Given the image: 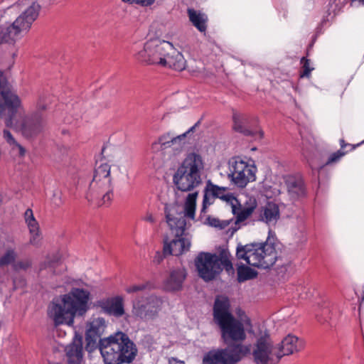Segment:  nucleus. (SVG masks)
I'll list each match as a JSON object with an SVG mask.
<instances>
[{"label": "nucleus", "instance_id": "nucleus-18", "mask_svg": "<svg viewBox=\"0 0 364 364\" xmlns=\"http://www.w3.org/2000/svg\"><path fill=\"white\" fill-rule=\"evenodd\" d=\"M106 326L105 320L101 317L91 318L87 322L85 333V348L87 351H92L97 348V341L104 333Z\"/></svg>", "mask_w": 364, "mask_h": 364}, {"label": "nucleus", "instance_id": "nucleus-9", "mask_svg": "<svg viewBox=\"0 0 364 364\" xmlns=\"http://www.w3.org/2000/svg\"><path fill=\"white\" fill-rule=\"evenodd\" d=\"M195 264L199 276L206 282L215 279L223 267L227 270L232 269L229 255L225 252H223L220 256L200 252L196 258Z\"/></svg>", "mask_w": 364, "mask_h": 364}, {"label": "nucleus", "instance_id": "nucleus-17", "mask_svg": "<svg viewBox=\"0 0 364 364\" xmlns=\"http://www.w3.org/2000/svg\"><path fill=\"white\" fill-rule=\"evenodd\" d=\"M227 191L226 187L219 186L208 180L203 191L201 211L205 213L207 208L213 204L216 198L222 200L228 205H232L234 206V203H237V198L232 193H228Z\"/></svg>", "mask_w": 364, "mask_h": 364}, {"label": "nucleus", "instance_id": "nucleus-27", "mask_svg": "<svg viewBox=\"0 0 364 364\" xmlns=\"http://www.w3.org/2000/svg\"><path fill=\"white\" fill-rule=\"evenodd\" d=\"M186 277V272L183 267H177L171 271L169 277L165 283L166 289L169 291L179 290Z\"/></svg>", "mask_w": 364, "mask_h": 364}, {"label": "nucleus", "instance_id": "nucleus-37", "mask_svg": "<svg viewBox=\"0 0 364 364\" xmlns=\"http://www.w3.org/2000/svg\"><path fill=\"white\" fill-rule=\"evenodd\" d=\"M146 285L144 284H134V285L127 287L125 289V291L129 294H132V293L143 291L146 289Z\"/></svg>", "mask_w": 364, "mask_h": 364}, {"label": "nucleus", "instance_id": "nucleus-12", "mask_svg": "<svg viewBox=\"0 0 364 364\" xmlns=\"http://www.w3.org/2000/svg\"><path fill=\"white\" fill-rule=\"evenodd\" d=\"M228 178L238 188H245L256 180L257 167L253 163L245 161L239 157L229 161Z\"/></svg>", "mask_w": 364, "mask_h": 364}, {"label": "nucleus", "instance_id": "nucleus-29", "mask_svg": "<svg viewBox=\"0 0 364 364\" xmlns=\"http://www.w3.org/2000/svg\"><path fill=\"white\" fill-rule=\"evenodd\" d=\"M188 14L190 21L199 31H205L208 17L205 14L196 11L193 9H188Z\"/></svg>", "mask_w": 364, "mask_h": 364}, {"label": "nucleus", "instance_id": "nucleus-19", "mask_svg": "<svg viewBox=\"0 0 364 364\" xmlns=\"http://www.w3.org/2000/svg\"><path fill=\"white\" fill-rule=\"evenodd\" d=\"M6 79L0 71V119L5 114L6 109L16 110L21 107L19 97L14 92L6 90Z\"/></svg>", "mask_w": 364, "mask_h": 364}, {"label": "nucleus", "instance_id": "nucleus-21", "mask_svg": "<svg viewBox=\"0 0 364 364\" xmlns=\"http://www.w3.org/2000/svg\"><path fill=\"white\" fill-rule=\"evenodd\" d=\"M24 218L29 230V244L36 247H41L43 237L38 223L34 218L31 209H27L26 210Z\"/></svg>", "mask_w": 364, "mask_h": 364}, {"label": "nucleus", "instance_id": "nucleus-39", "mask_svg": "<svg viewBox=\"0 0 364 364\" xmlns=\"http://www.w3.org/2000/svg\"><path fill=\"white\" fill-rule=\"evenodd\" d=\"M11 149L14 152H15L18 156L23 157L26 154L25 149L20 145L18 142L14 144L11 147Z\"/></svg>", "mask_w": 364, "mask_h": 364}, {"label": "nucleus", "instance_id": "nucleus-28", "mask_svg": "<svg viewBox=\"0 0 364 364\" xmlns=\"http://www.w3.org/2000/svg\"><path fill=\"white\" fill-rule=\"evenodd\" d=\"M280 217L279 208L277 204L270 202L267 203L261 211V220L268 224L274 225L277 223Z\"/></svg>", "mask_w": 364, "mask_h": 364}, {"label": "nucleus", "instance_id": "nucleus-33", "mask_svg": "<svg viewBox=\"0 0 364 364\" xmlns=\"http://www.w3.org/2000/svg\"><path fill=\"white\" fill-rule=\"evenodd\" d=\"M207 220L210 226L219 229H224L230 224V220H220L218 218L211 217H209Z\"/></svg>", "mask_w": 364, "mask_h": 364}, {"label": "nucleus", "instance_id": "nucleus-22", "mask_svg": "<svg viewBox=\"0 0 364 364\" xmlns=\"http://www.w3.org/2000/svg\"><path fill=\"white\" fill-rule=\"evenodd\" d=\"M304 348V343L296 336L288 334L277 347L280 359L284 355H289L300 351Z\"/></svg>", "mask_w": 364, "mask_h": 364}, {"label": "nucleus", "instance_id": "nucleus-46", "mask_svg": "<svg viewBox=\"0 0 364 364\" xmlns=\"http://www.w3.org/2000/svg\"><path fill=\"white\" fill-rule=\"evenodd\" d=\"M259 136H260V137H262V135H263L262 132V131H259Z\"/></svg>", "mask_w": 364, "mask_h": 364}, {"label": "nucleus", "instance_id": "nucleus-20", "mask_svg": "<svg viewBox=\"0 0 364 364\" xmlns=\"http://www.w3.org/2000/svg\"><path fill=\"white\" fill-rule=\"evenodd\" d=\"M257 200L254 197H250L242 206L237 199V203L230 205L232 214L235 216V224L247 220L252 214L257 207Z\"/></svg>", "mask_w": 364, "mask_h": 364}, {"label": "nucleus", "instance_id": "nucleus-40", "mask_svg": "<svg viewBox=\"0 0 364 364\" xmlns=\"http://www.w3.org/2000/svg\"><path fill=\"white\" fill-rule=\"evenodd\" d=\"M343 155H344L343 152H342L341 151H338L333 154L331 156V157L329 158V159L328 160L326 164H331V163L336 162L338 160H339Z\"/></svg>", "mask_w": 364, "mask_h": 364}, {"label": "nucleus", "instance_id": "nucleus-36", "mask_svg": "<svg viewBox=\"0 0 364 364\" xmlns=\"http://www.w3.org/2000/svg\"><path fill=\"white\" fill-rule=\"evenodd\" d=\"M51 202L56 207H59L63 204L62 193L59 190H53Z\"/></svg>", "mask_w": 364, "mask_h": 364}, {"label": "nucleus", "instance_id": "nucleus-26", "mask_svg": "<svg viewBox=\"0 0 364 364\" xmlns=\"http://www.w3.org/2000/svg\"><path fill=\"white\" fill-rule=\"evenodd\" d=\"M65 351L70 363L75 364L79 363L82 357V337L75 336L73 343L66 347Z\"/></svg>", "mask_w": 364, "mask_h": 364}, {"label": "nucleus", "instance_id": "nucleus-24", "mask_svg": "<svg viewBox=\"0 0 364 364\" xmlns=\"http://www.w3.org/2000/svg\"><path fill=\"white\" fill-rule=\"evenodd\" d=\"M285 183L288 196L292 202L304 195V183L300 178L289 176L286 177Z\"/></svg>", "mask_w": 364, "mask_h": 364}, {"label": "nucleus", "instance_id": "nucleus-6", "mask_svg": "<svg viewBox=\"0 0 364 364\" xmlns=\"http://www.w3.org/2000/svg\"><path fill=\"white\" fill-rule=\"evenodd\" d=\"M120 171L118 166L101 161L97 164L93 178L90 183L87 198H101L103 203H109L112 198L111 173L114 175Z\"/></svg>", "mask_w": 364, "mask_h": 364}, {"label": "nucleus", "instance_id": "nucleus-34", "mask_svg": "<svg viewBox=\"0 0 364 364\" xmlns=\"http://www.w3.org/2000/svg\"><path fill=\"white\" fill-rule=\"evenodd\" d=\"M31 266V261L29 259H24L14 262L13 267L16 271L26 270Z\"/></svg>", "mask_w": 364, "mask_h": 364}, {"label": "nucleus", "instance_id": "nucleus-47", "mask_svg": "<svg viewBox=\"0 0 364 364\" xmlns=\"http://www.w3.org/2000/svg\"><path fill=\"white\" fill-rule=\"evenodd\" d=\"M176 364H184V363L182 361H178L176 362Z\"/></svg>", "mask_w": 364, "mask_h": 364}, {"label": "nucleus", "instance_id": "nucleus-43", "mask_svg": "<svg viewBox=\"0 0 364 364\" xmlns=\"http://www.w3.org/2000/svg\"><path fill=\"white\" fill-rule=\"evenodd\" d=\"M163 259V256L160 252H156V256L154 257V262L156 263H160Z\"/></svg>", "mask_w": 364, "mask_h": 364}, {"label": "nucleus", "instance_id": "nucleus-3", "mask_svg": "<svg viewBox=\"0 0 364 364\" xmlns=\"http://www.w3.org/2000/svg\"><path fill=\"white\" fill-rule=\"evenodd\" d=\"M213 321L220 327L225 343L242 342L246 338L245 330L250 327V318L243 313L235 318L230 311L229 299L224 296L215 299Z\"/></svg>", "mask_w": 364, "mask_h": 364}, {"label": "nucleus", "instance_id": "nucleus-31", "mask_svg": "<svg viewBox=\"0 0 364 364\" xmlns=\"http://www.w3.org/2000/svg\"><path fill=\"white\" fill-rule=\"evenodd\" d=\"M257 272L250 267L242 264L238 267L237 275L240 282L252 279L257 276Z\"/></svg>", "mask_w": 364, "mask_h": 364}, {"label": "nucleus", "instance_id": "nucleus-45", "mask_svg": "<svg viewBox=\"0 0 364 364\" xmlns=\"http://www.w3.org/2000/svg\"><path fill=\"white\" fill-rule=\"evenodd\" d=\"M353 2H358L360 5L364 6V0H352Z\"/></svg>", "mask_w": 364, "mask_h": 364}, {"label": "nucleus", "instance_id": "nucleus-15", "mask_svg": "<svg viewBox=\"0 0 364 364\" xmlns=\"http://www.w3.org/2000/svg\"><path fill=\"white\" fill-rule=\"evenodd\" d=\"M171 43L159 39H151L145 43L142 50L136 54V58L144 63L163 65Z\"/></svg>", "mask_w": 364, "mask_h": 364}, {"label": "nucleus", "instance_id": "nucleus-1", "mask_svg": "<svg viewBox=\"0 0 364 364\" xmlns=\"http://www.w3.org/2000/svg\"><path fill=\"white\" fill-rule=\"evenodd\" d=\"M198 196V191L188 193L183 206L178 203H170L166 205V222L176 238L169 242L166 240L164 241V254L179 256L189 250L191 241L188 238L183 237V235L186 228V218L191 220L195 218Z\"/></svg>", "mask_w": 364, "mask_h": 364}, {"label": "nucleus", "instance_id": "nucleus-38", "mask_svg": "<svg viewBox=\"0 0 364 364\" xmlns=\"http://www.w3.org/2000/svg\"><path fill=\"white\" fill-rule=\"evenodd\" d=\"M3 137L6 141V142L10 145L11 147L17 142L14 138L13 135L11 134V132L6 129H4L3 131Z\"/></svg>", "mask_w": 364, "mask_h": 364}, {"label": "nucleus", "instance_id": "nucleus-7", "mask_svg": "<svg viewBox=\"0 0 364 364\" xmlns=\"http://www.w3.org/2000/svg\"><path fill=\"white\" fill-rule=\"evenodd\" d=\"M236 255L246 264L264 269L273 265L277 259L275 247L267 242L238 245Z\"/></svg>", "mask_w": 364, "mask_h": 364}, {"label": "nucleus", "instance_id": "nucleus-25", "mask_svg": "<svg viewBox=\"0 0 364 364\" xmlns=\"http://www.w3.org/2000/svg\"><path fill=\"white\" fill-rule=\"evenodd\" d=\"M162 65L181 71L186 68V60L183 55L171 44L168 50V55L165 58Z\"/></svg>", "mask_w": 364, "mask_h": 364}, {"label": "nucleus", "instance_id": "nucleus-13", "mask_svg": "<svg viewBox=\"0 0 364 364\" xmlns=\"http://www.w3.org/2000/svg\"><path fill=\"white\" fill-rule=\"evenodd\" d=\"M250 355L256 364H277L280 360L277 348L267 334L256 339L253 347H251Z\"/></svg>", "mask_w": 364, "mask_h": 364}, {"label": "nucleus", "instance_id": "nucleus-41", "mask_svg": "<svg viewBox=\"0 0 364 364\" xmlns=\"http://www.w3.org/2000/svg\"><path fill=\"white\" fill-rule=\"evenodd\" d=\"M142 220L145 222L149 223H154L156 222V218L154 214L151 212L147 211L144 216L142 217Z\"/></svg>", "mask_w": 364, "mask_h": 364}, {"label": "nucleus", "instance_id": "nucleus-23", "mask_svg": "<svg viewBox=\"0 0 364 364\" xmlns=\"http://www.w3.org/2000/svg\"><path fill=\"white\" fill-rule=\"evenodd\" d=\"M101 306L106 313L117 318L125 314L124 301L121 296L107 299L102 302Z\"/></svg>", "mask_w": 364, "mask_h": 364}, {"label": "nucleus", "instance_id": "nucleus-44", "mask_svg": "<svg viewBox=\"0 0 364 364\" xmlns=\"http://www.w3.org/2000/svg\"><path fill=\"white\" fill-rule=\"evenodd\" d=\"M123 2L128 3V4H137V0H122Z\"/></svg>", "mask_w": 364, "mask_h": 364}, {"label": "nucleus", "instance_id": "nucleus-10", "mask_svg": "<svg viewBox=\"0 0 364 364\" xmlns=\"http://www.w3.org/2000/svg\"><path fill=\"white\" fill-rule=\"evenodd\" d=\"M39 10L40 6L33 2L12 24L2 28L0 31V44L14 42L21 33L28 31L38 17Z\"/></svg>", "mask_w": 364, "mask_h": 364}, {"label": "nucleus", "instance_id": "nucleus-11", "mask_svg": "<svg viewBox=\"0 0 364 364\" xmlns=\"http://www.w3.org/2000/svg\"><path fill=\"white\" fill-rule=\"evenodd\" d=\"M250 353V344L237 343L224 349L209 351L204 355L203 364H236Z\"/></svg>", "mask_w": 364, "mask_h": 364}, {"label": "nucleus", "instance_id": "nucleus-35", "mask_svg": "<svg viewBox=\"0 0 364 364\" xmlns=\"http://www.w3.org/2000/svg\"><path fill=\"white\" fill-rule=\"evenodd\" d=\"M301 63L303 64V72L301 74V77H309L314 68L310 66L309 60L305 58H301Z\"/></svg>", "mask_w": 364, "mask_h": 364}, {"label": "nucleus", "instance_id": "nucleus-4", "mask_svg": "<svg viewBox=\"0 0 364 364\" xmlns=\"http://www.w3.org/2000/svg\"><path fill=\"white\" fill-rule=\"evenodd\" d=\"M97 346L105 364L129 363L133 360L136 353L134 343L122 332L100 339Z\"/></svg>", "mask_w": 364, "mask_h": 364}, {"label": "nucleus", "instance_id": "nucleus-2", "mask_svg": "<svg viewBox=\"0 0 364 364\" xmlns=\"http://www.w3.org/2000/svg\"><path fill=\"white\" fill-rule=\"evenodd\" d=\"M90 292L73 288L68 294L54 299L48 307V315L55 326L66 324L72 326L76 316H83L88 309Z\"/></svg>", "mask_w": 364, "mask_h": 364}, {"label": "nucleus", "instance_id": "nucleus-8", "mask_svg": "<svg viewBox=\"0 0 364 364\" xmlns=\"http://www.w3.org/2000/svg\"><path fill=\"white\" fill-rule=\"evenodd\" d=\"M45 97L40 96L37 102V111L29 115H26L21 121L13 124L11 118L6 121L7 127H14L26 139H34L43 132L46 126V120L41 111L47 107Z\"/></svg>", "mask_w": 364, "mask_h": 364}, {"label": "nucleus", "instance_id": "nucleus-16", "mask_svg": "<svg viewBox=\"0 0 364 364\" xmlns=\"http://www.w3.org/2000/svg\"><path fill=\"white\" fill-rule=\"evenodd\" d=\"M193 129L192 127L187 132L178 136H175L172 132H167L161 135L156 141L151 144V151L161 155L178 154L186 144V134Z\"/></svg>", "mask_w": 364, "mask_h": 364}, {"label": "nucleus", "instance_id": "nucleus-42", "mask_svg": "<svg viewBox=\"0 0 364 364\" xmlns=\"http://www.w3.org/2000/svg\"><path fill=\"white\" fill-rule=\"evenodd\" d=\"M155 0H137V4L142 6H149L154 3Z\"/></svg>", "mask_w": 364, "mask_h": 364}, {"label": "nucleus", "instance_id": "nucleus-32", "mask_svg": "<svg viewBox=\"0 0 364 364\" xmlns=\"http://www.w3.org/2000/svg\"><path fill=\"white\" fill-rule=\"evenodd\" d=\"M16 257L17 253L15 249H7L5 253L0 257V266L4 267L14 262Z\"/></svg>", "mask_w": 364, "mask_h": 364}, {"label": "nucleus", "instance_id": "nucleus-48", "mask_svg": "<svg viewBox=\"0 0 364 364\" xmlns=\"http://www.w3.org/2000/svg\"><path fill=\"white\" fill-rule=\"evenodd\" d=\"M53 265H49V268L53 269Z\"/></svg>", "mask_w": 364, "mask_h": 364}, {"label": "nucleus", "instance_id": "nucleus-30", "mask_svg": "<svg viewBox=\"0 0 364 364\" xmlns=\"http://www.w3.org/2000/svg\"><path fill=\"white\" fill-rule=\"evenodd\" d=\"M233 129L235 131L242 133L247 136L253 135V132L247 129L243 124L246 122L247 119L240 114L235 113L232 117Z\"/></svg>", "mask_w": 364, "mask_h": 364}, {"label": "nucleus", "instance_id": "nucleus-5", "mask_svg": "<svg viewBox=\"0 0 364 364\" xmlns=\"http://www.w3.org/2000/svg\"><path fill=\"white\" fill-rule=\"evenodd\" d=\"M204 168L202 156L196 153L186 156L173 176V182L181 191H191L202 183L201 173Z\"/></svg>", "mask_w": 364, "mask_h": 364}, {"label": "nucleus", "instance_id": "nucleus-14", "mask_svg": "<svg viewBox=\"0 0 364 364\" xmlns=\"http://www.w3.org/2000/svg\"><path fill=\"white\" fill-rule=\"evenodd\" d=\"M162 300L154 295L137 296L132 301V314L142 321L154 319L161 309Z\"/></svg>", "mask_w": 364, "mask_h": 364}]
</instances>
